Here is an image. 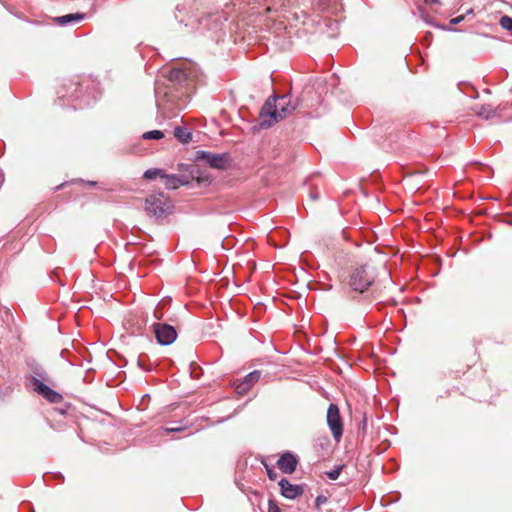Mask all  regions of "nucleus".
Returning a JSON list of instances; mask_svg holds the SVG:
<instances>
[{
	"instance_id": "0eeeda50",
	"label": "nucleus",
	"mask_w": 512,
	"mask_h": 512,
	"mask_svg": "<svg viewBox=\"0 0 512 512\" xmlns=\"http://www.w3.org/2000/svg\"><path fill=\"white\" fill-rule=\"evenodd\" d=\"M167 80L169 81V85L164 87L163 89H176L180 91H185L189 89V83H188V74L185 70L181 68H172L168 71Z\"/></svg>"
},
{
	"instance_id": "f704fd0d",
	"label": "nucleus",
	"mask_w": 512,
	"mask_h": 512,
	"mask_svg": "<svg viewBox=\"0 0 512 512\" xmlns=\"http://www.w3.org/2000/svg\"><path fill=\"white\" fill-rule=\"evenodd\" d=\"M311 197H312L313 199H317V198H318V194H311Z\"/></svg>"
},
{
	"instance_id": "cd10ccee",
	"label": "nucleus",
	"mask_w": 512,
	"mask_h": 512,
	"mask_svg": "<svg viewBox=\"0 0 512 512\" xmlns=\"http://www.w3.org/2000/svg\"><path fill=\"white\" fill-rule=\"evenodd\" d=\"M183 429H184L183 427H165L164 431L168 434V433H173V432H179V431H182Z\"/></svg>"
},
{
	"instance_id": "ddd939ff",
	"label": "nucleus",
	"mask_w": 512,
	"mask_h": 512,
	"mask_svg": "<svg viewBox=\"0 0 512 512\" xmlns=\"http://www.w3.org/2000/svg\"><path fill=\"white\" fill-rule=\"evenodd\" d=\"M261 378V372L254 370L246 375L243 380L237 385V392L245 394L255 383Z\"/></svg>"
},
{
	"instance_id": "1a4fd4ad",
	"label": "nucleus",
	"mask_w": 512,
	"mask_h": 512,
	"mask_svg": "<svg viewBox=\"0 0 512 512\" xmlns=\"http://www.w3.org/2000/svg\"><path fill=\"white\" fill-rule=\"evenodd\" d=\"M479 358V354L477 353V350L475 348L472 350V353L470 355H461L459 357L455 369L450 370V377H452L453 379H458L460 377V374L464 375L470 368L475 366L476 363L479 361Z\"/></svg>"
},
{
	"instance_id": "9b49d317",
	"label": "nucleus",
	"mask_w": 512,
	"mask_h": 512,
	"mask_svg": "<svg viewBox=\"0 0 512 512\" xmlns=\"http://www.w3.org/2000/svg\"><path fill=\"white\" fill-rule=\"evenodd\" d=\"M297 464L296 455L290 451L284 452L277 461L279 469L285 474H292L296 470Z\"/></svg>"
},
{
	"instance_id": "39448f33",
	"label": "nucleus",
	"mask_w": 512,
	"mask_h": 512,
	"mask_svg": "<svg viewBox=\"0 0 512 512\" xmlns=\"http://www.w3.org/2000/svg\"><path fill=\"white\" fill-rule=\"evenodd\" d=\"M195 159L197 161H202L211 168L225 169L229 165L230 157L227 153L217 154L209 151L198 150L195 153Z\"/></svg>"
},
{
	"instance_id": "e433bc0d",
	"label": "nucleus",
	"mask_w": 512,
	"mask_h": 512,
	"mask_svg": "<svg viewBox=\"0 0 512 512\" xmlns=\"http://www.w3.org/2000/svg\"><path fill=\"white\" fill-rule=\"evenodd\" d=\"M356 258H357L358 260L362 259L361 255H357V256H356Z\"/></svg>"
},
{
	"instance_id": "72a5a7b5",
	"label": "nucleus",
	"mask_w": 512,
	"mask_h": 512,
	"mask_svg": "<svg viewBox=\"0 0 512 512\" xmlns=\"http://www.w3.org/2000/svg\"><path fill=\"white\" fill-rule=\"evenodd\" d=\"M368 251L370 252V254L374 255V249H372L371 247L368 248Z\"/></svg>"
},
{
	"instance_id": "412c9836",
	"label": "nucleus",
	"mask_w": 512,
	"mask_h": 512,
	"mask_svg": "<svg viewBox=\"0 0 512 512\" xmlns=\"http://www.w3.org/2000/svg\"><path fill=\"white\" fill-rule=\"evenodd\" d=\"M476 113L479 116L489 118L491 114L493 113V110L490 106H482L480 110H476Z\"/></svg>"
},
{
	"instance_id": "aec40b11",
	"label": "nucleus",
	"mask_w": 512,
	"mask_h": 512,
	"mask_svg": "<svg viewBox=\"0 0 512 512\" xmlns=\"http://www.w3.org/2000/svg\"><path fill=\"white\" fill-rule=\"evenodd\" d=\"M148 358L147 355H139L138 359H137V363H138V366L143 369L144 371H151L152 370V365L149 364L147 365L145 363V359Z\"/></svg>"
},
{
	"instance_id": "4468645a",
	"label": "nucleus",
	"mask_w": 512,
	"mask_h": 512,
	"mask_svg": "<svg viewBox=\"0 0 512 512\" xmlns=\"http://www.w3.org/2000/svg\"><path fill=\"white\" fill-rule=\"evenodd\" d=\"M163 179H164V185L167 189H177L179 188L180 186H184V185H188L189 184V180L186 176L184 175H176V174H171V175H168V174H164L163 175Z\"/></svg>"
},
{
	"instance_id": "6e6552de",
	"label": "nucleus",
	"mask_w": 512,
	"mask_h": 512,
	"mask_svg": "<svg viewBox=\"0 0 512 512\" xmlns=\"http://www.w3.org/2000/svg\"><path fill=\"white\" fill-rule=\"evenodd\" d=\"M153 332L157 342L162 346L172 344L177 338L176 329L167 323H154Z\"/></svg>"
},
{
	"instance_id": "dca6fc26",
	"label": "nucleus",
	"mask_w": 512,
	"mask_h": 512,
	"mask_svg": "<svg viewBox=\"0 0 512 512\" xmlns=\"http://www.w3.org/2000/svg\"><path fill=\"white\" fill-rule=\"evenodd\" d=\"M174 136L179 142L183 144L189 143L192 139L191 132L181 126H176L174 128Z\"/></svg>"
},
{
	"instance_id": "423d86ee",
	"label": "nucleus",
	"mask_w": 512,
	"mask_h": 512,
	"mask_svg": "<svg viewBox=\"0 0 512 512\" xmlns=\"http://www.w3.org/2000/svg\"><path fill=\"white\" fill-rule=\"evenodd\" d=\"M327 424L332 432L334 439L339 442L343 435V424L336 404L331 403L327 410Z\"/></svg>"
},
{
	"instance_id": "f3484780",
	"label": "nucleus",
	"mask_w": 512,
	"mask_h": 512,
	"mask_svg": "<svg viewBox=\"0 0 512 512\" xmlns=\"http://www.w3.org/2000/svg\"><path fill=\"white\" fill-rule=\"evenodd\" d=\"M164 174L165 173L163 172V170L158 169V168H152V169H148L144 172L143 178L146 180H154L157 177H160L163 179Z\"/></svg>"
},
{
	"instance_id": "7c9ffc66",
	"label": "nucleus",
	"mask_w": 512,
	"mask_h": 512,
	"mask_svg": "<svg viewBox=\"0 0 512 512\" xmlns=\"http://www.w3.org/2000/svg\"><path fill=\"white\" fill-rule=\"evenodd\" d=\"M342 235H343V237H344V239H345V240H349V237H348V235H347V231H346V229H343V230H342Z\"/></svg>"
},
{
	"instance_id": "f8f14e48",
	"label": "nucleus",
	"mask_w": 512,
	"mask_h": 512,
	"mask_svg": "<svg viewBox=\"0 0 512 512\" xmlns=\"http://www.w3.org/2000/svg\"><path fill=\"white\" fill-rule=\"evenodd\" d=\"M282 496L287 499H295L302 495L303 487L297 484H291L287 479L282 478L279 483Z\"/></svg>"
},
{
	"instance_id": "5701e85b",
	"label": "nucleus",
	"mask_w": 512,
	"mask_h": 512,
	"mask_svg": "<svg viewBox=\"0 0 512 512\" xmlns=\"http://www.w3.org/2000/svg\"><path fill=\"white\" fill-rule=\"evenodd\" d=\"M367 426H368V422H367V417H366V412L363 413V419L362 421L359 423V434H366V431H367Z\"/></svg>"
},
{
	"instance_id": "bb28decb",
	"label": "nucleus",
	"mask_w": 512,
	"mask_h": 512,
	"mask_svg": "<svg viewBox=\"0 0 512 512\" xmlns=\"http://www.w3.org/2000/svg\"><path fill=\"white\" fill-rule=\"evenodd\" d=\"M267 475L270 480H276L277 472L273 468L266 467Z\"/></svg>"
},
{
	"instance_id": "2f4dec72",
	"label": "nucleus",
	"mask_w": 512,
	"mask_h": 512,
	"mask_svg": "<svg viewBox=\"0 0 512 512\" xmlns=\"http://www.w3.org/2000/svg\"><path fill=\"white\" fill-rule=\"evenodd\" d=\"M85 183H86L87 185H89V186H92V187H94V186H96V185H97V182H95V181H87V182H85Z\"/></svg>"
},
{
	"instance_id": "c756f323",
	"label": "nucleus",
	"mask_w": 512,
	"mask_h": 512,
	"mask_svg": "<svg viewBox=\"0 0 512 512\" xmlns=\"http://www.w3.org/2000/svg\"><path fill=\"white\" fill-rule=\"evenodd\" d=\"M90 103L91 102L88 100V101H84L83 103L82 102L79 103L78 106H79V108H84L85 106L90 105Z\"/></svg>"
},
{
	"instance_id": "c85d7f7f",
	"label": "nucleus",
	"mask_w": 512,
	"mask_h": 512,
	"mask_svg": "<svg viewBox=\"0 0 512 512\" xmlns=\"http://www.w3.org/2000/svg\"><path fill=\"white\" fill-rule=\"evenodd\" d=\"M462 20H463V16H458V17L453 18V19L451 20V24H458V23H460Z\"/></svg>"
},
{
	"instance_id": "c9c22d12",
	"label": "nucleus",
	"mask_w": 512,
	"mask_h": 512,
	"mask_svg": "<svg viewBox=\"0 0 512 512\" xmlns=\"http://www.w3.org/2000/svg\"><path fill=\"white\" fill-rule=\"evenodd\" d=\"M360 190L362 191L363 195L366 196V191H364L362 188H360Z\"/></svg>"
},
{
	"instance_id": "4be33fe9",
	"label": "nucleus",
	"mask_w": 512,
	"mask_h": 512,
	"mask_svg": "<svg viewBox=\"0 0 512 512\" xmlns=\"http://www.w3.org/2000/svg\"><path fill=\"white\" fill-rule=\"evenodd\" d=\"M342 468H343V466H338V467H335L334 469H332L331 471H328L326 473L328 478L331 479V480L338 479V477H339V475L341 473Z\"/></svg>"
},
{
	"instance_id": "20e7f679",
	"label": "nucleus",
	"mask_w": 512,
	"mask_h": 512,
	"mask_svg": "<svg viewBox=\"0 0 512 512\" xmlns=\"http://www.w3.org/2000/svg\"><path fill=\"white\" fill-rule=\"evenodd\" d=\"M172 204L164 193L152 194L145 201V210L150 216L161 218L171 213Z\"/></svg>"
},
{
	"instance_id": "7ed1b4c3",
	"label": "nucleus",
	"mask_w": 512,
	"mask_h": 512,
	"mask_svg": "<svg viewBox=\"0 0 512 512\" xmlns=\"http://www.w3.org/2000/svg\"><path fill=\"white\" fill-rule=\"evenodd\" d=\"M375 280V268L369 262L357 267L354 270V301L357 298L355 293L364 295V299L369 301L373 295L372 287Z\"/></svg>"
},
{
	"instance_id": "393cba45",
	"label": "nucleus",
	"mask_w": 512,
	"mask_h": 512,
	"mask_svg": "<svg viewBox=\"0 0 512 512\" xmlns=\"http://www.w3.org/2000/svg\"><path fill=\"white\" fill-rule=\"evenodd\" d=\"M268 512H281L279 506L272 500H269L268 503Z\"/></svg>"
},
{
	"instance_id": "2eb2a0df",
	"label": "nucleus",
	"mask_w": 512,
	"mask_h": 512,
	"mask_svg": "<svg viewBox=\"0 0 512 512\" xmlns=\"http://www.w3.org/2000/svg\"><path fill=\"white\" fill-rule=\"evenodd\" d=\"M84 18H85L84 13L77 12V13H71V14H66L63 16L55 17L54 22L60 26H66L71 23L80 22Z\"/></svg>"
},
{
	"instance_id": "b1692460",
	"label": "nucleus",
	"mask_w": 512,
	"mask_h": 512,
	"mask_svg": "<svg viewBox=\"0 0 512 512\" xmlns=\"http://www.w3.org/2000/svg\"><path fill=\"white\" fill-rule=\"evenodd\" d=\"M305 0H278V2L281 4V6H284V5H296V4H300L302 2H304Z\"/></svg>"
},
{
	"instance_id": "6ab92c4d",
	"label": "nucleus",
	"mask_w": 512,
	"mask_h": 512,
	"mask_svg": "<svg viewBox=\"0 0 512 512\" xmlns=\"http://www.w3.org/2000/svg\"><path fill=\"white\" fill-rule=\"evenodd\" d=\"M499 24L503 29H506L508 31H512V18L504 15L500 18Z\"/></svg>"
},
{
	"instance_id": "473e14b6",
	"label": "nucleus",
	"mask_w": 512,
	"mask_h": 512,
	"mask_svg": "<svg viewBox=\"0 0 512 512\" xmlns=\"http://www.w3.org/2000/svg\"><path fill=\"white\" fill-rule=\"evenodd\" d=\"M365 238H366L367 243H369V244H370V243H371L370 236L365 235Z\"/></svg>"
},
{
	"instance_id": "f03ea898",
	"label": "nucleus",
	"mask_w": 512,
	"mask_h": 512,
	"mask_svg": "<svg viewBox=\"0 0 512 512\" xmlns=\"http://www.w3.org/2000/svg\"><path fill=\"white\" fill-rule=\"evenodd\" d=\"M156 105L158 113L163 118H172L177 116L178 112L183 110L189 102L188 89L180 91L176 89H162L161 86L155 88Z\"/></svg>"
},
{
	"instance_id": "a211bd4d",
	"label": "nucleus",
	"mask_w": 512,
	"mask_h": 512,
	"mask_svg": "<svg viewBox=\"0 0 512 512\" xmlns=\"http://www.w3.org/2000/svg\"><path fill=\"white\" fill-rule=\"evenodd\" d=\"M164 137V133L160 130H151L143 133L142 138L145 140H160Z\"/></svg>"
},
{
	"instance_id": "a878e982",
	"label": "nucleus",
	"mask_w": 512,
	"mask_h": 512,
	"mask_svg": "<svg viewBox=\"0 0 512 512\" xmlns=\"http://www.w3.org/2000/svg\"><path fill=\"white\" fill-rule=\"evenodd\" d=\"M327 498L323 495H319L315 499V506L319 508L322 504L326 503Z\"/></svg>"
},
{
	"instance_id": "f257e3e1",
	"label": "nucleus",
	"mask_w": 512,
	"mask_h": 512,
	"mask_svg": "<svg viewBox=\"0 0 512 512\" xmlns=\"http://www.w3.org/2000/svg\"><path fill=\"white\" fill-rule=\"evenodd\" d=\"M298 105V99H293L292 95L289 94L280 97H269L260 110L259 126L270 128L278 121L291 115Z\"/></svg>"
},
{
	"instance_id": "9d476101",
	"label": "nucleus",
	"mask_w": 512,
	"mask_h": 512,
	"mask_svg": "<svg viewBox=\"0 0 512 512\" xmlns=\"http://www.w3.org/2000/svg\"><path fill=\"white\" fill-rule=\"evenodd\" d=\"M31 384H32L33 390L37 394L41 395L44 399L49 401L50 403L57 404L63 400V396L59 392L50 388L48 385L43 383L40 379H38L36 377H32Z\"/></svg>"
}]
</instances>
